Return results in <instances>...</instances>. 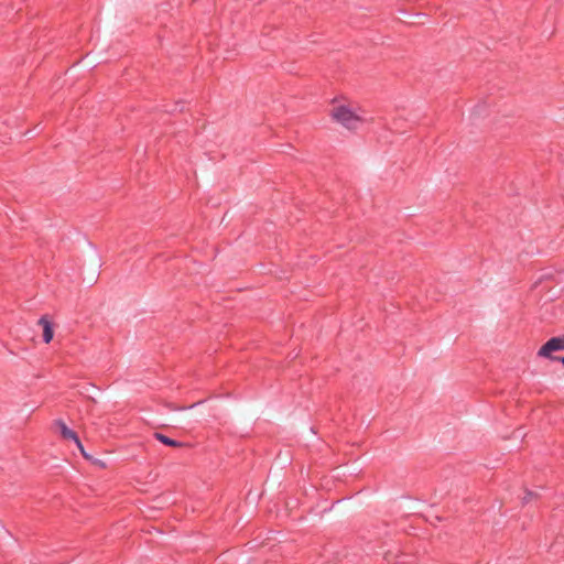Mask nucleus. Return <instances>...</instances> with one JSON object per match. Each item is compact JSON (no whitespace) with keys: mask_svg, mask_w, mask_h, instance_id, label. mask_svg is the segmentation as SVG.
I'll list each match as a JSON object with an SVG mask.
<instances>
[{"mask_svg":"<svg viewBox=\"0 0 564 564\" xmlns=\"http://www.w3.org/2000/svg\"><path fill=\"white\" fill-rule=\"evenodd\" d=\"M39 324L43 327V341L45 344L51 343L54 337L53 323L48 319L46 315H43L39 319Z\"/></svg>","mask_w":564,"mask_h":564,"instance_id":"nucleus-4","label":"nucleus"},{"mask_svg":"<svg viewBox=\"0 0 564 564\" xmlns=\"http://www.w3.org/2000/svg\"><path fill=\"white\" fill-rule=\"evenodd\" d=\"M54 425L58 429L59 434L64 440L74 442L82 455L86 459L90 458V456L85 452L84 445L78 434L74 430L69 429L62 419L55 420Z\"/></svg>","mask_w":564,"mask_h":564,"instance_id":"nucleus-2","label":"nucleus"},{"mask_svg":"<svg viewBox=\"0 0 564 564\" xmlns=\"http://www.w3.org/2000/svg\"><path fill=\"white\" fill-rule=\"evenodd\" d=\"M154 437L160 443H162V444H164L166 446H170V447H182V446H184V444L182 442L176 441L174 438H171V437L166 436L165 434H162V433H159V432L154 433Z\"/></svg>","mask_w":564,"mask_h":564,"instance_id":"nucleus-5","label":"nucleus"},{"mask_svg":"<svg viewBox=\"0 0 564 564\" xmlns=\"http://www.w3.org/2000/svg\"><path fill=\"white\" fill-rule=\"evenodd\" d=\"M564 350V335L550 338L538 351V356L552 360L556 356L552 354Z\"/></svg>","mask_w":564,"mask_h":564,"instance_id":"nucleus-3","label":"nucleus"},{"mask_svg":"<svg viewBox=\"0 0 564 564\" xmlns=\"http://www.w3.org/2000/svg\"><path fill=\"white\" fill-rule=\"evenodd\" d=\"M535 496H536V495H535L533 491H531V490H527V491H525V495H524V497H523V499H522V503H523V505L528 503V502H529V501H531Z\"/></svg>","mask_w":564,"mask_h":564,"instance_id":"nucleus-6","label":"nucleus"},{"mask_svg":"<svg viewBox=\"0 0 564 564\" xmlns=\"http://www.w3.org/2000/svg\"><path fill=\"white\" fill-rule=\"evenodd\" d=\"M552 361H560L562 365H564V356L563 357H555L552 359Z\"/></svg>","mask_w":564,"mask_h":564,"instance_id":"nucleus-7","label":"nucleus"},{"mask_svg":"<svg viewBox=\"0 0 564 564\" xmlns=\"http://www.w3.org/2000/svg\"><path fill=\"white\" fill-rule=\"evenodd\" d=\"M332 118L340 123L348 130H356L358 124L361 122L359 116H357L349 107L340 105L335 107L330 112Z\"/></svg>","mask_w":564,"mask_h":564,"instance_id":"nucleus-1","label":"nucleus"}]
</instances>
